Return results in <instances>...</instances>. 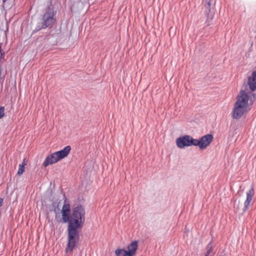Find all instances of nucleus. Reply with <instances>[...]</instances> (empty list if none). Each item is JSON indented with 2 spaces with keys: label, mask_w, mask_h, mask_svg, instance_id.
Listing matches in <instances>:
<instances>
[{
  "label": "nucleus",
  "mask_w": 256,
  "mask_h": 256,
  "mask_svg": "<svg viewBox=\"0 0 256 256\" xmlns=\"http://www.w3.org/2000/svg\"><path fill=\"white\" fill-rule=\"evenodd\" d=\"M256 100V93H252L245 90H241L236 98L232 112L234 118H240L246 111L247 108L252 106Z\"/></svg>",
  "instance_id": "nucleus-1"
},
{
  "label": "nucleus",
  "mask_w": 256,
  "mask_h": 256,
  "mask_svg": "<svg viewBox=\"0 0 256 256\" xmlns=\"http://www.w3.org/2000/svg\"><path fill=\"white\" fill-rule=\"evenodd\" d=\"M84 221L81 218L70 215V218L68 226V244L66 252H72L79 240V230L82 228Z\"/></svg>",
  "instance_id": "nucleus-2"
},
{
  "label": "nucleus",
  "mask_w": 256,
  "mask_h": 256,
  "mask_svg": "<svg viewBox=\"0 0 256 256\" xmlns=\"http://www.w3.org/2000/svg\"><path fill=\"white\" fill-rule=\"evenodd\" d=\"M213 138V136L211 134L204 136L200 140L193 138L190 136V146H198L200 150H204L210 144Z\"/></svg>",
  "instance_id": "nucleus-3"
},
{
  "label": "nucleus",
  "mask_w": 256,
  "mask_h": 256,
  "mask_svg": "<svg viewBox=\"0 0 256 256\" xmlns=\"http://www.w3.org/2000/svg\"><path fill=\"white\" fill-rule=\"evenodd\" d=\"M202 2L204 4V14L206 16V22L207 25H209L214 14V6L216 0H203Z\"/></svg>",
  "instance_id": "nucleus-4"
},
{
  "label": "nucleus",
  "mask_w": 256,
  "mask_h": 256,
  "mask_svg": "<svg viewBox=\"0 0 256 256\" xmlns=\"http://www.w3.org/2000/svg\"><path fill=\"white\" fill-rule=\"evenodd\" d=\"M54 14L52 11L49 10L44 15L42 18L41 25L38 26L37 30L41 28H46L52 26L56 20L54 18Z\"/></svg>",
  "instance_id": "nucleus-5"
},
{
  "label": "nucleus",
  "mask_w": 256,
  "mask_h": 256,
  "mask_svg": "<svg viewBox=\"0 0 256 256\" xmlns=\"http://www.w3.org/2000/svg\"><path fill=\"white\" fill-rule=\"evenodd\" d=\"M246 90L253 94L256 93V70L248 77Z\"/></svg>",
  "instance_id": "nucleus-6"
},
{
  "label": "nucleus",
  "mask_w": 256,
  "mask_h": 256,
  "mask_svg": "<svg viewBox=\"0 0 256 256\" xmlns=\"http://www.w3.org/2000/svg\"><path fill=\"white\" fill-rule=\"evenodd\" d=\"M176 144L178 147L180 148L190 146V136L185 135L178 138L176 140Z\"/></svg>",
  "instance_id": "nucleus-7"
},
{
  "label": "nucleus",
  "mask_w": 256,
  "mask_h": 256,
  "mask_svg": "<svg viewBox=\"0 0 256 256\" xmlns=\"http://www.w3.org/2000/svg\"><path fill=\"white\" fill-rule=\"evenodd\" d=\"M254 194V190L253 188H252L246 192V199L244 202V206L242 208V211L245 212L248 209V206L251 204L253 203V198Z\"/></svg>",
  "instance_id": "nucleus-8"
},
{
  "label": "nucleus",
  "mask_w": 256,
  "mask_h": 256,
  "mask_svg": "<svg viewBox=\"0 0 256 256\" xmlns=\"http://www.w3.org/2000/svg\"><path fill=\"white\" fill-rule=\"evenodd\" d=\"M60 158L58 156V155L56 152L48 155L46 158L45 160L43 163V166L44 167H46L48 165L56 163L58 160H60Z\"/></svg>",
  "instance_id": "nucleus-9"
},
{
  "label": "nucleus",
  "mask_w": 256,
  "mask_h": 256,
  "mask_svg": "<svg viewBox=\"0 0 256 256\" xmlns=\"http://www.w3.org/2000/svg\"><path fill=\"white\" fill-rule=\"evenodd\" d=\"M138 242L136 240L133 241L128 246L127 252H125L126 256H134L136 254V250L138 249Z\"/></svg>",
  "instance_id": "nucleus-10"
},
{
  "label": "nucleus",
  "mask_w": 256,
  "mask_h": 256,
  "mask_svg": "<svg viewBox=\"0 0 256 256\" xmlns=\"http://www.w3.org/2000/svg\"><path fill=\"white\" fill-rule=\"evenodd\" d=\"M72 214L74 216H76L78 217L81 216L83 220H84V214L85 212L84 207L82 206H78L74 208L72 210Z\"/></svg>",
  "instance_id": "nucleus-11"
},
{
  "label": "nucleus",
  "mask_w": 256,
  "mask_h": 256,
  "mask_svg": "<svg viewBox=\"0 0 256 256\" xmlns=\"http://www.w3.org/2000/svg\"><path fill=\"white\" fill-rule=\"evenodd\" d=\"M71 150V147L70 146H66L63 150L56 152L60 160L67 156Z\"/></svg>",
  "instance_id": "nucleus-12"
},
{
  "label": "nucleus",
  "mask_w": 256,
  "mask_h": 256,
  "mask_svg": "<svg viewBox=\"0 0 256 256\" xmlns=\"http://www.w3.org/2000/svg\"><path fill=\"white\" fill-rule=\"evenodd\" d=\"M62 220L63 223L69 222V221L70 218V213L67 212H62Z\"/></svg>",
  "instance_id": "nucleus-13"
},
{
  "label": "nucleus",
  "mask_w": 256,
  "mask_h": 256,
  "mask_svg": "<svg viewBox=\"0 0 256 256\" xmlns=\"http://www.w3.org/2000/svg\"><path fill=\"white\" fill-rule=\"evenodd\" d=\"M70 204L66 202V199L64 200V204L63 205L62 212H67L70 213Z\"/></svg>",
  "instance_id": "nucleus-14"
},
{
  "label": "nucleus",
  "mask_w": 256,
  "mask_h": 256,
  "mask_svg": "<svg viewBox=\"0 0 256 256\" xmlns=\"http://www.w3.org/2000/svg\"><path fill=\"white\" fill-rule=\"evenodd\" d=\"M55 220L58 223H63L61 217L60 213L56 212Z\"/></svg>",
  "instance_id": "nucleus-15"
},
{
  "label": "nucleus",
  "mask_w": 256,
  "mask_h": 256,
  "mask_svg": "<svg viewBox=\"0 0 256 256\" xmlns=\"http://www.w3.org/2000/svg\"><path fill=\"white\" fill-rule=\"evenodd\" d=\"M24 171V166L20 164L19 165V169L18 172V174H22Z\"/></svg>",
  "instance_id": "nucleus-16"
},
{
  "label": "nucleus",
  "mask_w": 256,
  "mask_h": 256,
  "mask_svg": "<svg viewBox=\"0 0 256 256\" xmlns=\"http://www.w3.org/2000/svg\"><path fill=\"white\" fill-rule=\"evenodd\" d=\"M212 246L209 244L208 246V250L206 253V254L204 256H209L210 253H212Z\"/></svg>",
  "instance_id": "nucleus-17"
},
{
  "label": "nucleus",
  "mask_w": 256,
  "mask_h": 256,
  "mask_svg": "<svg viewBox=\"0 0 256 256\" xmlns=\"http://www.w3.org/2000/svg\"><path fill=\"white\" fill-rule=\"evenodd\" d=\"M240 204V200H235L234 202V208L237 210H240V207H239V205Z\"/></svg>",
  "instance_id": "nucleus-18"
},
{
  "label": "nucleus",
  "mask_w": 256,
  "mask_h": 256,
  "mask_svg": "<svg viewBox=\"0 0 256 256\" xmlns=\"http://www.w3.org/2000/svg\"><path fill=\"white\" fill-rule=\"evenodd\" d=\"M4 108L3 106H0V118L4 116Z\"/></svg>",
  "instance_id": "nucleus-19"
},
{
  "label": "nucleus",
  "mask_w": 256,
  "mask_h": 256,
  "mask_svg": "<svg viewBox=\"0 0 256 256\" xmlns=\"http://www.w3.org/2000/svg\"><path fill=\"white\" fill-rule=\"evenodd\" d=\"M27 163H28V160L26 158H24L21 164L23 165L24 166H25L27 164Z\"/></svg>",
  "instance_id": "nucleus-20"
},
{
  "label": "nucleus",
  "mask_w": 256,
  "mask_h": 256,
  "mask_svg": "<svg viewBox=\"0 0 256 256\" xmlns=\"http://www.w3.org/2000/svg\"><path fill=\"white\" fill-rule=\"evenodd\" d=\"M2 202H3V199L2 198H0V206H2Z\"/></svg>",
  "instance_id": "nucleus-21"
},
{
  "label": "nucleus",
  "mask_w": 256,
  "mask_h": 256,
  "mask_svg": "<svg viewBox=\"0 0 256 256\" xmlns=\"http://www.w3.org/2000/svg\"><path fill=\"white\" fill-rule=\"evenodd\" d=\"M7 0H2L3 2H5Z\"/></svg>",
  "instance_id": "nucleus-22"
}]
</instances>
